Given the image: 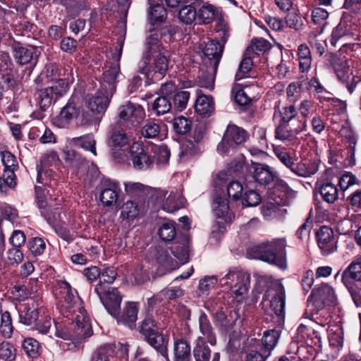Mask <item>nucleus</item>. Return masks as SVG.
Listing matches in <instances>:
<instances>
[{
	"instance_id": "1a4fd4ad",
	"label": "nucleus",
	"mask_w": 361,
	"mask_h": 361,
	"mask_svg": "<svg viewBox=\"0 0 361 361\" xmlns=\"http://www.w3.org/2000/svg\"><path fill=\"white\" fill-rule=\"evenodd\" d=\"M153 59L152 64L147 63L142 70L140 67V61L138 63V71L144 74L147 80L152 82L160 80L165 75L169 68V53H162L151 56Z\"/></svg>"
},
{
	"instance_id": "680f3d73",
	"label": "nucleus",
	"mask_w": 361,
	"mask_h": 361,
	"mask_svg": "<svg viewBox=\"0 0 361 361\" xmlns=\"http://www.w3.org/2000/svg\"><path fill=\"white\" fill-rule=\"evenodd\" d=\"M183 290L180 287L172 286L163 289L159 294L161 300H175L183 295Z\"/></svg>"
},
{
	"instance_id": "a18cd8bd",
	"label": "nucleus",
	"mask_w": 361,
	"mask_h": 361,
	"mask_svg": "<svg viewBox=\"0 0 361 361\" xmlns=\"http://www.w3.org/2000/svg\"><path fill=\"white\" fill-rule=\"evenodd\" d=\"M158 234L162 240L171 241L176 236L175 223L173 221L163 223L159 228Z\"/></svg>"
},
{
	"instance_id": "20e7f679",
	"label": "nucleus",
	"mask_w": 361,
	"mask_h": 361,
	"mask_svg": "<svg viewBox=\"0 0 361 361\" xmlns=\"http://www.w3.org/2000/svg\"><path fill=\"white\" fill-rule=\"evenodd\" d=\"M189 243L190 238L187 235L178 237L171 247V251L176 259H173L166 251L161 250L158 252L157 262L166 270L171 271L178 267V260L181 264L185 263L189 259Z\"/></svg>"
},
{
	"instance_id": "423d86ee",
	"label": "nucleus",
	"mask_w": 361,
	"mask_h": 361,
	"mask_svg": "<svg viewBox=\"0 0 361 361\" xmlns=\"http://www.w3.org/2000/svg\"><path fill=\"white\" fill-rule=\"evenodd\" d=\"M47 85L38 90L35 94L37 105L43 111L49 109L58 98L66 94L68 90V82L66 79L51 81V85Z\"/></svg>"
},
{
	"instance_id": "2f4dec72",
	"label": "nucleus",
	"mask_w": 361,
	"mask_h": 361,
	"mask_svg": "<svg viewBox=\"0 0 361 361\" xmlns=\"http://www.w3.org/2000/svg\"><path fill=\"white\" fill-rule=\"evenodd\" d=\"M280 338V331L276 329H271L264 331L262 338L261 351L270 356L272 350L276 347Z\"/></svg>"
},
{
	"instance_id": "a19ab883",
	"label": "nucleus",
	"mask_w": 361,
	"mask_h": 361,
	"mask_svg": "<svg viewBox=\"0 0 361 361\" xmlns=\"http://www.w3.org/2000/svg\"><path fill=\"white\" fill-rule=\"evenodd\" d=\"M192 353L195 361H209L210 360L211 350L202 340V336L198 337Z\"/></svg>"
},
{
	"instance_id": "2eb2a0df",
	"label": "nucleus",
	"mask_w": 361,
	"mask_h": 361,
	"mask_svg": "<svg viewBox=\"0 0 361 361\" xmlns=\"http://www.w3.org/2000/svg\"><path fill=\"white\" fill-rule=\"evenodd\" d=\"M161 38L162 33L159 30L151 32L146 37L145 51L140 61V67L142 70L146 67L147 63L150 62L151 56L168 51L162 44Z\"/></svg>"
},
{
	"instance_id": "7ed1b4c3",
	"label": "nucleus",
	"mask_w": 361,
	"mask_h": 361,
	"mask_svg": "<svg viewBox=\"0 0 361 361\" xmlns=\"http://www.w3.org/2000/svg\"><path fill=\"white\" fill-rule=\"evenodd\" d=\"M139 331L149 345L161 356L169 360V338L159 331L156 321L152 317H145L141 322Z\"/></svg>"
},
{
	"instance_id": "dca6fc26",
	"label": "nucleus",
	"mask_w": 361,
	"mask_h": 361,
	"mask_svg": "<svg viewBox=\"0 0 361 361\" xmlns=\"http://www.w3.org/2000/svg\"><path fill=\"white\" fill-rule=\"evenodd\" d=\"M119 43V51L118 56L116 58V62L114 63L109 69L106 70L103 73V80L100 83V90L109 93V94L113 95L116 91L117 78L120 73V66L118 63L123 49V39H120Z\"/></svg>"
},
{
	"instance_id": "79ce46f5",
	"label": "nucleus",
	"mask_w": 361,
	"mask_h": 361,
	"mask_svg": "<svg viewBox=\"0 0 361 361\" xmlns=\"http://www.w3.org/2000/svg\"><path fill=\"white\" fill-rule=\"evenodd\" d=\"M20 322L30 326L35 323L38 318V311L36 308H30L27 305H23L18 310Z\"/></svg>"
},
{
	"instance_id": "f704fd0d",
	"label": "nucleus",
	"mask_w": 361,
	"mask_h": 361,
	"mask_svg": "<svg viewBox=\"0 0 361 361\" xmlns=\"http://www.w3.org/2000/svg\"><path fill=\"white\" fill-rule=\"evenodd\" d=\"M195 109L198 114L210 116L214 110L213 99L209 96L199 95L195 102Z\"/></svg>"
},
{
	"instance_id": "864d4df0",
	"label": "nucleus",
	"mask_w": 361,
	"mask_h": 361,
	"mask_svg": "<svg viewBox=\"0 0 361 361\" xmlns=\"http://www.w3.org/2000/svg\"><path fill=\"white\" fill-rule=\"evenodd\" d=\"M125 192L130 197H140L145 193V186L140 183L126 182Z\"/></svg>"
},
{
	"instance_id": "6ab92c4d",
	"label": "nucleus",
	"mask_w": 361,
	"mask_h": 361,
	"mask_svg": "<svg viewBox=\"0 0 361 361\" xmlns=\"http://www.w3.org/2000/svg\"><path fill=\"white\" fill-rule=\"evenodd\" d=\"M341 281L345 287L361 281V255L355 257L344 269L341 274Z\"/></svg>"
},
{
	"instance_id": "b1692460",
	"label": "nucleus",
	"mask_w": 361,
	"mask_h": 361,
	"mask_svg": "<svg viewBox=\"0 0 361 361\" xmlns=\"http://www.w3.org/2000/svg\"><path fill=\"white\" fill-rule=\"evenodd\" d=\"M78 103V97H71L66 105L61 109L59 114V121L61 122L62 126L68 124L75 118L78 119L80 114Z\"/></svg>"
},
{
	"instance_id": "412c9836",
	"label": "nucleus",
	"mask_w": 361,
	"mask_h": 361,
	"mask_svg": "<svg viewBox=\"0 0 361 361\" xmlns=\"http://www.w3.org/2000/svg\"><path fill=\"white\" fill-rule=\"evenodd\" d=\"M310 297L314 302L324 305H334L336 302V295L334 288L328 283H322L314 288Z\"/></svg>"
},
{
	"instance_id": "ddd939ff",
	"label": "nucleus",
	"mask_w": 361,
	"mask_h": 361,
	"mask_svg": "<svg viewBox=\"0 0 361 361\" xmlns=\"http://www.w3.org/2000/svg\"><path fill=\"white\" fill-rule=\"evenodd\" d=\"M266 300L269 301L271 310L276 316L281 318L284 317L286 292L281 283H274L272 287L266 291L263 295V302Z\"/></svg>"
},
{
	"instance_id": "ea45409f",
	"label": "nucleus",
	"mask_w": 361,
	"mask_h": 361,
	"mask_svg": "<svg viewBox=\"0 0 361 361\" xmlns=\"http://www.w3.org/2000/svg\"><path fill=\"white\" fill-rule=\"evenodd\" d=\"M72 142L75 145L90 151L94 156H97L96 141L92 134L74 137Z\"/></svg>"
},
{
	"instance_id": "052dcab7",
	"label": "nucleus",
	"mask_w": 361,
	"mask_h": 361,
	"mask_svg": "<svg viewBox=\"0 0 361 361\" xmlns=\"http://www.w3.org/2000/svg\"><path fill=\"white\" fill-rule=\"evenodd\" d=\"M39 342L32 338H27L23 342V349L30 357H37L39 355Z\"/></svg>"
},
{
	"instance_id": "4be33fe9",
	"label": "nucleus",
	"mask_w": 361,
	"mask_h": 361,
	"mask_svg": "<svg viewBox=\"0 0 361 361\" xmlns=\"http://www.w3.org/2000/svg\"><path fill=\"white\" fill-rule=\"evenodd\" d=\"M138 308L134 302H127L121 314L118 311V315L114 317L117 319L118 324L127 326L130 329L135 326V322L137 318Z\"/></svg>"
},
{
	"instance_id": "5701e85b",
	"label": "nucleus",
	"mask_w": 361,
	"mask_h": 361,
	"mask_svg": "<svg viewBox=\"0 0 361 361\" xmlns=\"http://www.w3.org/2000/svg\"><path fill=\"white\" fill-rule=\"evenodd\" d=\"M329 61L341 82L347 81L346 80L353 75L350 66L344 58H339L334 54H331Z\"/></svg>"
},
{
	"instance_id": "c03bdc74",
	"label": "nucleus",
	"mask_w": 361,
	"mask_h": 361,
	"mask_svg": "<svg viewBox=\"0 0 361 361\" xmlns=\"http://www.w3.org/2000/svg\"><path fill=\"white\" fill-rule=\"evenodd\" d=\"M171 109V99L166 96L157 97L152 104V110L157 116L164 115L169 112Z\"/></svg>"
},
{
	"instance_id": "c85d7f7f",
	"label": "nucleus",
	"mask_w": 361,
	"mask_h": 361,
	"mask_svg": "<svg viewBox=\"0 0 361 361\" xmlns=\"http://www.w3.org/2000/svg\"><path fill=\"white\" fill-rule=\"evenodd\" d=\"M275 137L293 147H297L300 144V140L297 135L292 133L284 123H280L276 127Z\"/></svg>"
},
{
	"instance_id": "603ef678",
	"label": "nucleus",
	"mask_w": 361,
	"mask_h": 361,
	"mask_svg": "<svg viewBox=\"0 0 361 361\" xmlns=\"http://www.w3.org/2000/svg\"><path fill=\"white\" fill-rule=\"evenodd\" d=\"M161 131L159 123L154 121H147L142 128V135L145 138H156L159 137Z\"/></svg>"
},
{
	"instance_id": "c9c22d12",
	"label": "nucleus",
	"mask_w": 361,
	"mask_h": 361,
	"mask_svg": "<svg viewBox=\"0 0 361 361\" xmlns=\"http://www.w3.org/2000/svg\"><path fill=\"white\" fill-rule=\"evenodd\" d=\"M318 190L323 200L327 203H334L338 198V190L332 183H322L318 187Z\"/></svg>"
},
{
	"instance_id": "774afa93",
	"label": "nucleus",
	"mask_w": 361,
	"mask_h": 361,
	"mask_svg": "<svg viewBox=\"0 0 361 361\" xmlns=\"http://www.w3.org/2000/svg\"><path fill=\"white\" fill-rule=\"evenodd\" d=\"M261 201L259 195L253 190L246 191L242 198V204L245 207L257 206Z\"/></svg>"
},
{
	"instance_id": "bf43d9fd",
	"label": "nucleus",
	"mask_w": 361,
	"mask_h": 361,
	"mask_svg": "<svg viewBox=\"0 0 361 361\" xmlns=\"http://www.w3.org/2000/svg\"><path fill=\"white\" fill-rule=\"evenodd\" d=\"M252 66V57L250 54L247 55L245 52V56L239 65L238 71L235 74V80H240L246 77V75L250 71Z\"/></svg>"
},
{
	"instance_id": "473e14b6",
	"label": "nucleus",
	"mask_w": 361,
	"mask_h": 361,
	"mask_svg": "<svg viewBox=\"0 0 361 361\" xmlns=\"http://www.w3.org/2000/svg\"><path fill=\"white\" fill-rule=\"evenodd\" d=\"M150 155L152 158V166L157 163V164H166L170 157V151L165 145H149Z\"/></svg>"
},
{
	"instance_id": "e2e57ef3",
	"label": "nucleus",
	"mask_w": 361,
	"mask_h": 361,
	"mask_svg": "<svg viewBox=\"0 0 361 361\" xmlns=\"http://www.w3.org/2000/svg\"><path fill=\"white\" fill-rule=\"evenodd\" d=\"M271 48V44L263 38L253 39L252 46L246 49V54H251L254 50L259 52H266Z\"/></svg>"
},
{
	"instance_id": "de8ad7c7",
	"label": "nucleus",
	"mask_w": 361,
	"mask_h": 361,
	"mask_svg": "<svg viewBox=\"0 0 361 361\" xmlns=\"http://www.w3.org/2000/svg\"><path fill=\"white\" fill-rule=\"evenodd\" d=\"M101 116L89 109H82L81 115L79 114L78 123L80 126H87L97 123L100 121Z\"/></svg>"
},
{
	"instance_id": "393cba45",
	"label": "nucleus",
	"mask_w": 361,
	"mask_h": 361,
	"mask_svg": "<svg viewBox=\"0 0 361 361\" xmlns=\"http://www.w3.org/2000/svg\"><path fill=\"white\" fill-rule=\"evenodd\" d=\"M120 188L114 181H105L100 192V200L106 206H111L117 202Z\"/></svg>"
},
{
	"instance_id": "13d9d810",
	"label": "nucleus",
	"mask_w": 361,
	"mask_h": 361,
	"mask_svg": "<svg viewBox=\"0 0 361 361\" xmlns=\"http://www.w3.org/2000/svg\"><path fill=\"white\" fill-rule=\"evenodd\" d=\"M190 98V92L188 91H178L173 95L174 108L179 111H183L187 106Z\"/></svg>"
},
{
	"instance_id": "49530a36",
	"label": "nucleus",
	"mask_w": 361,
	"mask_h": 361,
	"mask_svg": "<svg viewBox=\"0 0 361 361\" xmlns=\"http://www.w3.org/2000/svg\"><path fill=\"white\" fill-rule=\"evenodd\" d=\"M197 18L201 23L208 24L215 18V8L213 5H202L197 8Z\"/></svg>"
},
{
	"instance_id": "a211bd4d",
	"label": "nucleus",
	"mask_w": 361,
	"mask_h": 361,
	"mask_svg": "<svg viewBox=\"0 0 361 361\" xmlns=\"http://www.w3.org/2000/svg\"><path fill=\"white\" fill-rule=\"evenodd\" d=\"M15 60L20 65H28L32 68L37 63V49L33 47L23 46L16 43L12 46Z\"/></svg>"
},
{
	"instance_id": "4468645a",
	"label": "nucleus",
	"mask_w": 361,
	"mask_h": 361,
	"mask_svg": "<svg viewBox=\"0 0 361 361\" xmlns=\"http://www.w3.org/2000/svg\"><path fill=\"white\" fill-rule=\"evenodd\" d=\"M129 159L135 169L147 170L152 166V157L149 145H144L142 142H134L129 149Z\"/></svg>"
},
{
	"instance_id": "37998d69",
	"label": "nucleus",
	"mask_w": 361,
	"mask_h": 361,
	"mask_svg": "<svg viewBox=\"0 0 361 361\" xmlns=\"http://www.w3.org/2000/svg\"><path fill=\"white\" fill-rule=\"evenodd\" d=\"M179 18L185 24L192 23L197 18V8L195 4L183 6L179 11Z\"/></svg>"
},
{
	"instance_id": "5fc2aeb1",
	"label": "nucleus",
	"mask_w": 361,
	"mask_h": 361,
	"mask_svg": "<svg viewBox=\"0 0 361 361\" xmlns=\"http://www.w3.org/2000/svg\"><path fill=\"white\" fill-rule=\"evenodd\" d=\"M345 145L348 150V157H349V163L350 164H355V147L357 144V137L355 135L350 132L345 135Z\"/></svg>"
},
{
	"instance_id": "58836bf2",
	"label": "nucleus",
	"mask_w": 361,
	"mask_h": 361,
	"mask_svg": "<svg viewBox=\"0 0 361 361\" xmlns=\"http://www.w3.org/2000/svg\"><path fill=\"white\" fill-rule=\"evenodd\" d=\"M149 19L152 24L163 23L167 17V12L163 5L159 4H153L152 0H149Z\"/></svg>"
},
{
	"instance_id": "cd10ccee",
	"label": "nucleus",
	"mask_w": 361,
	"mask_h": 361,
	"mask_svg": "<svg viewBox=\"0 0 361 361\" xmlns=\"http://www.w3.org/2000/svg\"><path fill=\"white\" fill-rule=\"evenodd\" d=\"M253 178L259 185L270 184L276 177V173L270 166L261 164L254 165Z\"/></svg>"
},
{
	"instance_id": "f257e3e1",
	"label": "nucleus",
	"mask_w": 361,
	"mask_h": 361,
	"mask_svg": "<svg viewBox=\"0 0 361 361\" xmlns=\"http://www.w3.org/2000/svg\"><path fill=\"white\" fill-rule=\"evenodd\" d=\"M60 289L61 300L59 310L64 318L71 322L68 328L57 330L56 335L63 340L72 341L77 346L92 335L90 318L77 291L69 283L61 281Z\"/></svg>"
},
{
	"instance_id": "f03ea898",
	"label": "nucleus",
	"mask_w": 361,
	"mask_h": 361,
	"mask_svg": "<svg viewBox=\"0 0 361 361\" xmlns=\"http://www.w3.org/2000/svg\"><path fill=\"white\" fill-rule=\"evenodd\" d=\"M286 242L284 238H274L252 246L249 250L253 257L276 265L281 269L286 267Z\"/></svg>"
},
{
	"instance_id": "4c0bfd02",
	"label": "nucleus",
	"mask_w": 361,
	"mask_h": 361,
	"mask_svg": "<svg viewBox=\"0 0 361 361\" xmlns=\"http://www.w3.org/2000/svg\"><path fill=\"white\" fill-rule=\"evenodd\" d=\"M129 142V137L126 130L122 128H115L111 130L108 145L111 147H122Z\"/></svg>"
},
{
	"instance_id": "69168bd1",
	"label": "nucleus",
	"mask_w": 361,
	"mask_h": 361,
	"mask_svg": "<svg viewBox=\"0 0 361 361\" xmlns=\"http://www.w3.org/2000/svg\"><path fill=\"white\" fill-rule=\"evenodd\" d=\"M113 354L114 350L110 345L101 346L94 353L91 361H109Z\"/></svg>"
},
{
	"instance_id": "6e6d98bb",
	"label": "nucleus",
	"mask_w": 361,
	"mask_h": 361,
	"mask_svg": "<svg viewBox=\"0 0 361 361\" xmlns=\"http://www.w3.org/2000/svg\"><path fill=\"white\" fill-rule=\"evenodd\" d=\"M274 152L279 161L293 173L296 163L290 154L281 148H275Z\"/></svg>"
},
{
	"instance_id": "39448f33",
	"label": "nucleus",
	"mask_w": 361,
	"mask_h": 361,
	"mask_svg": "<svg viewBox=\"0 0 361 361\" xmlns=\"http://www.w3.org/2000/svg\"><path fill=\"white\" fill-rule=\"evenodd\" d=\"M248 137L249 135L245 130L230 123L217 146V151L221 156H232Z\"/></svg>"
},
{
	"instance_id": "7c9ffc66",
	"label": "nucleus",
	"mask_w": 361,
	"mask_h": 361,
	"mask_svg": "<svg viewBox=\"0 0 361 361\" xmlns=\"http://www.w3.org/2000/svg\"><path fill=\"white\" fill-rule=\"evenodd\" d=\"M198 321L200 331L203 336L202 340H207L212 345H214L216 343V335L207 315L202 312Z\"/></svg>"
},
{
	"instance_id": "0eeeda50",
	"label": "nucleus",
	"mask_w": 361,
	"mask_h": 361,
	"mask_svg": "<svg viewBox=\"0 0 361 361\" xmlns=\"http://www.w3.org/2000/svg\"><path fill=\"white\" fill-rule=\"evenodd\" d=\"M250 280V274L233 268L230 269L219 282L221 286L229 287L235 298L240 301L247 293Z\"/></svg>"
},
{
	"instance_id": "9d476101",
	"label": "nucleus",
	"mask_w": 361,
	"mask_h": 361,
	"mask_svg": "<svg viewBox=\"0 0 361 361\" xmlns=\"http://www.w3.org/2000/svg\"><path fill=\"white\" fill-rule=\"evenodd\" d=\"M359 37L357 25L346 18H342L334 28L330 42L332 46L336 47L345 44L348 39H357Z\"/></svg>"
},
{
	"instance_id": "72a5a7b5",
	"label": "nucleus",
	"mask_w": 361,
	"mask_h": 361,
	"mask_svg": "<svg viewBox=\"0 0 361 361\" xmlns=\"http://www.w3.org/2000/svg\"><path fill=\"white\" fill-rule=\"evenodd\" d=\"M14 327L11 313L3 310L2 302H0V334L5 338H11Z\"/></svg>"
},
{
	"instance_id": "f3484780",
	"label": "nucleus",
	"mask_w": 361,
	"mask_h": 361,
	"mask_svg": "<svg viewBox=\"0 0 361 361\" xmlns=\"http://www.w3.org/2000/svg\"><path fill=\"white\" fill-rule=\"evenodd\" d=\"M317 244L323 255H329L337 250V238L333 230L328 226H322L317 232Z\"/></svg>"
},
{
	"instance_id": "0e129e2a",
	"label": "nucleus",
	"mask_w": 361,
	"mask_h": 361,
	"mask_svg": "<svg viewBox=\"0 0 361 361\" xmlns=\"http://www.w3.org/2000/svg\"><path fill=\"white\" fill-rule=\"evenodd\" d=\"M58 78L54 73V66H46L43 71L37 78V81L42 82L44 85H51V81H56L60 80Z\"/></svg>"
},
{
	"instance_id": "c756f323",
	"label": "nucleus",
	"mask_w": 361,
	"mask_h": 361,
	"mask_svg": "<svg viewBox=\"0 0 361 361\" xmlns=\"http://www.w3.org/2000/svg\"><path fill=\"white\" fill-rule=\"evenodd\" d=\"M329 345L336 350L339 351L343 345V329L338 323L334 322L328 328Z\"/></svg>"
},
{
	"instance_id": "8fccbe9b",
	"label": "nucleus",
	"mask_w": 361,
	"mask_h": 361,
	"mask_svg": "<svg viewBox=\"0 0 361 361\" xmlns=\"http://www.w3.org/2000/svg\"><path fill=\"white\" fill-rule=\"evenodd\" d=\"M16 357V349L8 341L0 343V359L4 361H13Z\"/></svg>"
},
{
	"instance_id": "aec40b11",
	"label": "nucleus",
	"mask_w": 361,
	"mask_h": 361,
	"mask_svg": "<svg viewBox=\"0 0 361 361\" xmlns=\"http://www.w3.org/2000/svg\"><path fill=\"white\" fill-rule=\"evenodd\" d=\"M111 97L112 95L99 89L94 95L87 99L86 108L102 116L106 111Z\"/></svg>"
},
{
	"instance_id": "4d7b16f0",
	"label": "nucleus",
	"mask_w": 361,
	"mask_h": 361,
	"mask_svg": "<svg viewBox=\"0 0 361 361\" xmlns=\"http://www.w3.org/2000/svg\"><path fill=\"white\" fill-rule=\"evenodd\" d=\"M173 127L177 133L184 135L190 130L191 121L184 116H178L173 119Z\"/></svg>"
},
{
	"instance_id": "338daca9",
	"label": "nucleus",
	"mask_w": 361,
	"mask_h": 361,
	"mask_svg": "<svg viewBox=\"0 0 361 361\" xmlns=\"http://www.w3.org/2000/svg\"><path fill=\"white\" fill-rule=\"evenodd\" d=\"M138 205L133 201H127L121 209V216L126 219H134L139 214Z\"/></svg>"
},
{
	"instance_id": "bb28decb",
	"label": "nucleus",
	"mask_w": 361,
	"mask_h": 361,
	"mask_svg": "<svg viewBox=\"0 0 361 361\" xmlns=\"http://www.w3.org/2000/svg\"><path fill=\"white\" fill-rule=\"evenodd\" d=\"M213 211L216 217L221 220L218 221V224L230 223L233 218V214L229 209L228 200L222 197H217L214 200Z\"/></svg>"
},
{
	"instance_id": "e433bc0d",
	"label": "nucleus",
	"mask_w": 361,
	"mask_h": 361,
	"mask_svg": "<svg viewBox=\"0 0 361 361\" xmlns=\"http://www.w3.org/2000/svg\"><path fill=\"white\" fill-rule=\"evenodd\" d=\"M175 361H191V350L189 343L180 339L175 342L173 348Z\"/></svg>"
},
{
	"instance_id": "a878e982",
	"label": "nucleus",
	"mask_w": 361,
	"mask_h": 361,
	"mask_svg": "<svg viewBox=\"0 0 361 361\" xmlns=\"http://www.w3.org/2000/svg\"><path fill=\"white\" fill-rule=\"evenodd\" d=\"M319 164L317 157L302 159L296 163L293 173L300 177H310L317 172Z\"/></svg>"
},
{
	"instance_id": "6e6552de",
	"label": "nucleus",
	"mask_w": 361,
	"mask_h": 361,
	"mask_svg": "<svg viewBox=\"0 0 361 361\" xmlns=\"http://www.w3.org/2000/svg\"><path fill=\"white\" fill-rule=\"evenodd\" d=\"M118 118L121 123L137 128L145 118V111L139 104L130 101L124 102L118 108Z\"/></svg>"
},
{
	"instance_id": "3c124183",
	"label": "nucleus",
	"mask_w": 361,
	"mask_h": 361,
	"mask_svg": "<svg viewBox=\"0 0 361 361\" xmlns=\"http://www.w3.org/2000/svg\"><path fill=\"white\" fill-rule=\"evenodd\" d=\"M56 157L57 155L55 152H51L44 156L43 158L39 161V164H37V182L38 183H44L43 175L46 176V173H47V171H44V168L48 166V162L49 160L54 161L56 159Z\"/></svg>"
},
{
	"instance_id": "09e8293b",
	"label": "nucleus",
	"mask_w": 361,
	"mask_h": 361,
	"mask_svg": "<svg viewBox=\"0 0 361 361\" xmlns=\"http://www.w3.org/2000/svg\"><path fill=\"white\" fill-rule=\"evenodd\" d=\"M99 281L97 285H101L102 287H108L107 286L114 283L117 277V271L114 267L104 268L100 270Z\"/></svg>"
},
{
	"instance_id": "9b49d317",
	"label": "nucleus",
	"mask_w": 361,
	"mask_h": 361,
	"mask_svg": "<svg viewBox=\"0 0 361 361\" xmlns=\"http://www.w3.org/2000/svg\"><path fill=\"white\" fill-rule=\"evenodd\" d=\"M222 28L218 30L220 41L209 40L206 44L202 50L204 55L211 61L214 71H216L219 61L221 60L224 44L229 37V32L228 27L224 25H221Z\"/></svg>"
},
{
	"instance_id": "f8f14e48",
	"label": "nucleus",
	"mask_w": 361,
	"mask_h": 361,
	"mask_svg": "<svg viewBox=\"0 0 361 361\" xmlns=\"http://www.w3.org/2000/svg\"><path fill=\"white\" fill-rule=\"evenodd\" d=\"M94 291L99 296L107 312L113 317L118 315L122 297L115 288L102 287L96 285Z\"/></svg>"
}]
</instances>
